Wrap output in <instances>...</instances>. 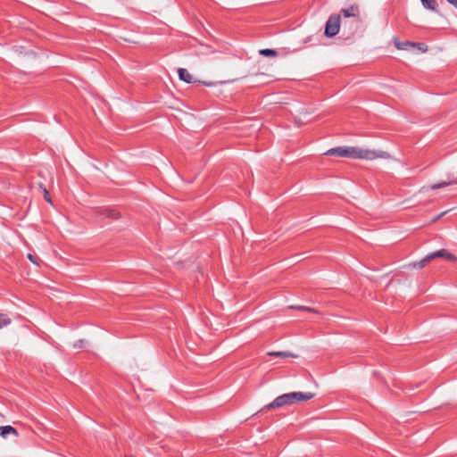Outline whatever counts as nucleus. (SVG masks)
Instances as JSON below:
<instances>
[{"label":"nucleus","mask_w":457,"mask_h":457,"mask_svg":"<svg viewBox=\"0 0 457 457\" xmlns=\"http://www.w3.org/2000/svg\"><path fill=\"white\" fill-rule=\"evenodd\" d=\"M341 13L345 18H359L361 16V7L359 4L354 3L341 9Z\"/></svg>","instance_id":"5"},{"label":"nucleus","mask_w":457,"mask_h":457,"mask_svg":"<svg viewBox=\"0 0 457 457\" xmlns=\"http://www.w3.org/2000/svg\"><path fill=\"white\" fill-rule=\"evenodd\" d=\"M86 345V342L84 339H80V340H78L76 342L73 343L72 345V347L77 349V348H82L84 347V345Z\"/></svg>","instance_id":"22"},{"label":"nucleus","mask_w":457,"mask_h":457,"mask_svg":"<svg viewBox=\"0 0 457 457\" xmlns=\"http://www.w3.org/2000/svg\"><path fill=\"white\" fill-rule=\"evenodd\" d=\"M324 154L330 155V156L336 155V156L345 158V145L331 148V149L328 150Z\"/></svg>","instance_id":"12"},{"label":"nucleus","mask_w":457,"mask_h":457,"mask_svg":"<svg viewBox=\"0 0 457 457\" xmlns=\"http://www.w3.org/2000/svg\"><path fill=\"white\" fill-rule=\"evenodd\" d=\"M223 83L224 82H222V81H220V82H217V83H215V82H204V86H206V87H213V86H215L217 84H223Z\"/></svg>","instance_id":"23"},{"label":"nucleus","mask_w":457,"mask_h":457,"mask_svg":"<svg viewBox=\"0 0 457 457\" xmlns=\"http://www.w3.org/2000/svg\"><path fill=\"white\" fill-rule=\"evenodd\" d=\"M290 393L281 395L276 397L270 403L264 406L261 411H267L271 409H279L287 405H292Z\"/></svg>","instance_id":"4"},{"label":"nucleus","mask_w":457,"mask_h":457,"mask_svg":"<svg viewBox=\"0 0 457 457\" xmlns=\"http://www.w3.org/2000/svg\"><path fill=\"white\" fill-rule=\"evenodd\" d=\"M420 2L426 10L438 12V4L436 0H420Z\"/></svg>","instance_id":"14"},{"label":"nucleus","mask_w":457,"mask_h":457,"mask_svg":"<svg viewBox=\"0 0 457 457\" xmlns=\"http://www.w3.org/2000/svg\"><path fill=\"white\" fill-rule=\"evenodd\" d=\"M296 123H298V126L302 125V123H299V120H296Z\"/></svg>","instance_id":"27"},{"label":"nucleus","mask_w":457,"mask_h":457,"mask_svg":"<svg viewBox=\"0 0 457 457\" xmlns=\"http://www.w3.org/2000/svg\"><path fill=\"white\" fill-rule=\"evenodd\" d=\"M290 396H291L292 403L294 404L298 402L309 401L315 396V394L312 393V392H306V393L291 392Z\"/></svg>","instance_id":"6"},{"label":"nucleus","mask_w":457,"mask_h":457,"mask_svg":"<svg viewBox=\"0 0 457 457\" xmlns=\"http://www.w3.org/2000/svg\"><path fill=\"white\" fill-rule=\"evenodd\" d=\"M395 46L398 50L409 51L416 54H424L428 51V46L424 43H414L411 41H400L398 37H394Z\"/></svg>","instance_id":"2"},{"label":"nucleus","mask_w":457,"mask_h":457,"mask_svg":"<svg viewBox=\"0 0 457 457\" xmlns=\"http://www.w3.org/2000/svg\"><path fill=\"white\" fill-rule=\"evenodd\" d=\"M8 435H12L14 436L15 437H17L19 436L18 434V431L12 428V426H1L0 427V436L3 437V438H6V436Z\"/></svg>","instance_id":"11"},{"label":"nucleus","mask_w":457,"mask_h":457,"mask_svg":"<svg viewBox=\"0 0 457 457\" xmlns=\"http://www.w3.org/2000/svg\"><path fill=\"white\" fill-rule=\"evenodd\" d=\"M27 258L32 262L34 263L35 265L37 266H39L40 263H39V259L38 258H36L34 255H32L31 253H28L27 254Z\"/></svg>","instance_id":"21"},{"label":"nucleus","mask_w":457,"mask_h":457,"mask_svg":"<svg viewBox=\"0 0 457 457\" xmlns=\"http://www.w3.org/2000/svg\"><path fill=\"white\" fill-rule=\"evenodd\" d=\"M267 354L271 357H279V358H298V354L294 353L288 351H270L268 352Z\"/></svg>","instance_id":"10"},{"label":"nucleus","mask_w":457,"mask_h":457,"mask_svg":"<svg viewBox=\"0 0 457 457\" xmlns=\"http://www.w3.org/2000/svg\"><path fill=\"white\" fill-rule=\"evenodd\" d=\"M12 320L7 314L0 313V329L11 325Z\"/></svg>","instance_id":"16"},{"label":"nucleus","mask_w":457,"mask_h":457,"mask_svg":"<svg viewBox=\"0 0 457 457\" xmlns=\"http://www.w3.org/2000/svg\"><path fill=\"white\" fill-rule=\"evenodd\" d=\"M39 188L42 190V193H43V195H44V198L45 200L50 204L51 205H53V202H52V199L50 197V195H49V192L48 190L46 188V187H44L42 184L39 185Z\"/></svg>","instance_id":"19"},{"label":"nucleus","mask_w":457,"mask_h":457,"mask_svg":"<svg viewBox=\"0 0 457 457\" xmlns=\"http://www.w3.org/2000/svg\"><path fill=\"white\" fill-rule=\"evenodd\" d=\"M290 308H294V309H297V310H301V311H305V312H314V313H317L318 312L312 308H310V307H307V306H291Z\"/></svg>","instance_id":"20"},{"label":"nucleus","mask_w":457,"mask_h":457,"mask_svg":"<svg viewBox=\"0 0 457 457\" xmlns=\"http://www.w3.org/2000/svg\"><path fill=\"white\" fill-rule=\"evenodd\" d=\"M345 158L360 159L365 161L394 160L391 154L380 149L367 148L360 145H345ZM395 161H396L395 159Z\"/></svg>","instance_id":"1"},{"label":"nucleus","mask_w":457,"mask_h":457,"mask_svg":"<svg viewBox=\"0 0 457 457\" xmlns=\"http://www.w3.org/2000/svg\"><path fill=\"white\" fill-rule=\"evenodd\" d=\"M430 257L429 255L428 254L427 256H425L422 260H420V262H411L410 264L407 265V267H410V268H413V269H418V270H421L423 269L429 262H430Z\"/></svg>","instance_id":"13"},{"label":"nucleus","mask_w":457,"mask_h":457,"mask_svg":"<svg viewBox=\"0 0 457 457\" xmlns=\"http://www.w3.org/2000/svg\"><path fill=\"white\" fill-rule=\"evenodd\" d=\"M447 212H441L440 214H438L437 216H436L434 219H433V221H436L437 220H439L441 217H443Z\"/></svg>","instance_id":"25"},{"label":"nucleus","mask_w":457,"mask_h":457,"mask_svg":"<svg viewBox=\"0 0 457 457\" xmlns=\"http://www.w3.org/2000/svg\"><path fill=\"white\" fill-rule=\"evenodd\" d=\"M179 78L180 80L186 82V83H196L199 82L197 79L189 72L187 69L179 68L178 70Z\"/></svg>","instance_id":"8"},{"label":"nucleus","mask_w":457,"mask_h":457,"mask_svg":"<svg viewBox=\"0 0 457 457\" xmlns=\"http://www.w3.org/2000/svg\"><path fill=\"white\" fill-rule=\"evenodd\" d=\"M446 2L457 9V0H446Z\"/></svg>","instance_id":"24"},{"label":"nucleus","mask_w":457,"mask_h":457,"mask_svg":"<svg viewBox=\"0 0 457 457\" xmlns=\"http://www.w3.org/2000/svg\"><path fill=\"white\" fill-rule=\"evenodd\" d=\"M453 184H457V179L453 181H443L440 183L433 184L431 186H423L419 190V193L424 194V193L428 192L429 189L436 190V189L445 187L453 185Z\"/></svg>","instance_id":"9"},{"label":"nucleus","mask_w":457,"mask_h":457,"mask_svg":"<svg viewBox=\"0 0 457 457\" xmlns=\"http://www.w3.org/2000/svg\"><path fill=\"white\" fill-rule=\"evenodd\" d=\"M217 54H219V52L216 49H214L211 46H206L203 50H201L197 54L200 56V55Z\"/></svg>","instance_id":"17"},{"label":"nucleus","mask_w":457,"mask_h":457,"mask_svg":"<svg viewBox=\"0 0 457 457\" xmlns=\"http://www.w3.org/2000/svg\"><path fill=\"white\" fill-rule=\"evenodd\" d=\"M103 215L112 220H118L121 217L120 213L114 209L104 210Z\"/></svg>","instance_id":"15"},{"label":"nucleus","mask_w":457,"mask_h":457,"mask_svg":"<svg viewBox=\"0 0 457 457\" xmlns=\"http://www.w3.org/2000/svg\"><path fill=\"white\" fill-rule=\"evenodd\" d=\"M259 54L261 55H263V56H268V57H276L278 56V53L273 50V49H261L259 51Z\"/></svg>","instance_id":"18"},{"label":"nucleus","mask_w":457,"mask_h":457,"mask_svg":"<svg viewBox=\"0 0 457 457\" xmlns=\"http://www.w3.org/2000/svg\"><path fill=\"white\" fill-rule=\"evenodd\" d=\"M341 24L340 14H332L328 17L326 25L324 34L328 37H333L338 34Z\"/></svg>","instance_id":"3"},{"label":"nucleus","mask_w":457,"mask_h":457,"mask_svg":"<svg viewBox=\"0 0 457 457\" xmlns=\"http://www.w3.org/2000/svg\"><path fill=\"white\" fill-rule=\"evenodd\" d=\"M428 255H429L431 261L435 258H444L449 262H453L457 261V258L453 253H451L450 252H448L445 249H440L436 252L429 253Z\"/></svg>","instance_id":"7"},{"label":"nucleus","mask_w":457,"mask_h":457,"mask_svg":"<svg viewBox=\"0 0 457 457\" xmlns=\"http://www.w3.org/2000/svg\"><path fill=\"white\" fill-rule=\"evenodd\" d=\"M296 123H298V126L302 125V123H299V120H296Z\"/></svg>","instance_id":"26"}]
</instances>
